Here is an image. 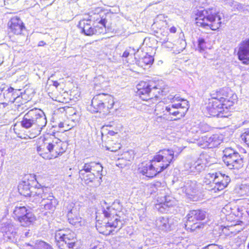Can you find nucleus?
<instances>
[{
    "mask_svg": "<svg viewBox=\"0 0 249 249\" xmlns=\"http://www.w3.org/2000/svg\"><path fill=\"white\" fill-rule=\"evenodd\" d=\"M235 192L240 196H245L249 195V185L241 184L237 186L235 189Z\"/></svg>",
    "mask_w": 249,
    "mask_h": 249,
    "instance_id": "obj_31",
    "label": "nucleus"
},
{
    "mask_svg": "<svg viewBox=\"0 0 249 249\" xmlns=\"http://www.w3.org/2000/svg\"><path fill=\"white\" fill-rule=\"evenodd\" d=\"M199 125L200 126V134L207 132L209 130V127L206 124L199 123Z\"/></svg>",
    "mask_w": 249,
    "mask_h": 249,
    "instance_id": "obj_41",
    "label": "nucleus"
},
{
    "mask_svg": "<svg viewBox=\"0 0 249 249\" xmlns=\"http://www.w3.org/2000/svg\"><path fill=\"white\" fill-rule=\"evenodd\" d=\"M198 43V50L200 52H202L205 51L206 48V43L205 39L203 38L199 37L197 40Z\"/></svg>",
    "mask_w": 249,
    "mask_h": 249,
    "instance_id": "obj_38",
    "label": "nucleus"
},
{
    "mask_svg": "<svg viewBox=\"0 0 249 249\" xmlns=\"http://www.w3.org/2000/svg\"><path fill=\"white\" fill-rule=\"evenodd\" d=\"M223 154L224 156L223 157V160L224 159H226V158H228L229 157H231L233 155H235V154L239 153L235 151L234 149L230 147H227L223 150Z\"/></svg>",
    "mask_w": 249,
    "mask_h": 249,
    "instance_id": "obj_36",
    "label": "nucleus"
},
{
    "mask_svg": "<svg viewBox=\"0 0 249 249\" xmlns=\"http://www.w3.org/2000/svg\"><path fill=\"white\" fill-rule=\"evenodd\" d=\"M66 147L67 145L64 142L58 138H55L53 135H52L50 153H52L53 155L51 156V157L53 156L56 158L61 155L65 152Z\"/></svg>",
    "mask_w": 249,
    "mask_h": 249,
    "instance_id": "obj_16",
    "label": "nucleus"
},
{
    "mask_svg": "<svg viewBox=\"0 0 249 249\" xmlns=\"http://www.w3.org/2000/svg\"><path fill=\"white\" fill-rule=\"evenodd\" d=\"M168 41V38L167 37V36H165L163 38H161L160 39V42L162 45L167 43Z\"/></svg>",
    "mask_w": 249,
    "mask_h": 249,
    "instance_id": "obj_45",
    "label": "nucleus"
},
{
    "mask_svg": "<svg viewBox=\"0 0 249 249\" xmlns=\"http://www.w3.org/2000/svg\"><path fill=\"white\" fill-rule=\"evenodd\" d=\"M177 151L173 149H163L155 155L150 162L139 167V172L148 178H153L168 168L178 156L181 150Z\"/></svg>",
    "mask_w": 249,
    "mask_h": 249,
    "instance_id": "obj_1",
    "label": "nucleus"
},
{
    "mask_svg": "<svg viewBox=\"0 0 249 249\" xmlns=\"http://www.w3.org/2000/svg\"><path fill=\"white\" fill-rule=\"evenodd\" d=\"M208 249H223L217 245L211 244V245H209L208 246Z\"/></svg>",
    "mask_w": 249,
    "mask_h": 249,
    "instance_id": "obj_43",
    "label": "nucleus"
},
{
    "mask_svg": "<svg viewBox=\"0 0 249 249\" xmlns=\"http://www.w3.org/2000/svg\"><path fill=\"white\" fill-rule=\"evenodd\" d=\"M152 84L151 82L141 81L137 85V94L142 100H154L153 96L157 98L160 95L165 94V89H160Z\"/></svg>",
    "mask_w": 249,
    "mask_h": 249,
    "instance_id": "obj_11",
    "label": "nucleus"
},
{
    "mask_svg": "<svg viewBox=\"0 0 249 249\" xmlns=\"http://www.w3.org/2000/svg\"><path fill=\"white\" fill-rule=\"evenodd\" d=\"M129 55V52H128L127 50H126L123 53L122 57L126 58Z\"/></svg>",
    "mask_w": 249,
    "mask_h": 249,
    "instance_id": "obj_46",
    "label": "nucleus"
},
{
    "mask_svg": "<svg viewBox=\"0 0 249 249\" xmlns=\"http://www.w3.org/2000/svg\"><path fill=\"white\" fill-rule=\"evenodd\" d=\"M5 85H3V86H2V87H1L0 88V94H1L3 91H5Z\"/></svg>",
    "mask_w": 249,
    "mask_h": 249,
    "instance_id": "obj_48",
    "label": "nucleus"
},
{
    "mask_svg": "<svg viewBox=\"0 0 249 249\" xmlns=\"http://www.w3.org/2000/svg\"><path fill=\"white\" fill-rule=\"evenodd\" d=\"M1 231L3 236L12 242H17L18 235L14 225L11 223L5 224Z\"/></svg>",
    "mask_w": 249,
    "mask_h": 249,
    "instance_id": "obj_23",
    "label": "nucleus"
},
{
    "mask_svg": "<svg viewBox=\"0 0 249 249\" xmlns=\"http://www.w3.org/2000/svg\"><path fill=\"white\" fill-rule=\"evenodd\" d=\"M189 126L190 127L188 126L187 127V128L188 129L190 133L200 134V126L199 125V123H192Z\"/></svg>",
    "mask_w": 249,
    "mask_h": 249,
    "instance_id": "obj_35",
    "label": "nucleus"
},
{
    "mask_svg": "<svg viewBox=\"0 0 249 249\" xmlns=\"http://www.w3.org/2000/svg\"><path fill=\"white\" fill-rule=\"evenodd\" d=\"M91 23V21L89 19H84L79 22L78 26L85 35L91 36L96 33V30L92 27Z\"/></svg>",
    "mask_w": 249,
    "mask_h": 249,
    "instance_id": "obj_24",
    "label": "nucleus"
},
{
    "mask_svg": "<svg viewBox=\"0 0 249 249\" xmlns=\"http://www.w3.org/2000/svg\"><path fill=\"white\" fill-rule=\"evenodd\" d=\"M104 94H100L95 96L91 100V106L93 108L92 111L94 112H101L102 111L106 112L104 110L105 107L104 105Z\"/></svg>",
    "mask_w": 249,
    "mask_h": 249,
    "instance_id": "obj_25",
    "label": "nucleus"
},
{
    "mask_svg": "<svg viewBox=\"0 0 249 249\" xmlns=\"http://www.w3.org/2000/svg\"><path fill=\"white\" fill-rule=\"evenodd\" d=\"M154 61V58L152 56L146 54L145 56L140 58L138 61V64L142 67H143L148 65H151Z\"/></svg>",
    "mask_w": 249,
    "mask_h": 249,
    "instance_id": "obj_33",
    "label": "nucleus"
},
{
    "mask_svg": "<svg viewBox=\"0 0 249 249\" xmlns=\"http://www.w3.org/2000/svg\"><path fill=\"white\" fill-rule=\"evenodd\" d=\"M167 104L163 102H160L155 106V113L156 115L159 116L160 118H163L166 120Z\"/></svg>",
    "mask_w": 249,
    "mask_h": 249,
    "instance_id": "obj_28",
    "label": "nucleus"
},
{
    "mask_svg": "<svg viewBox=\"0 0 249 249\" xmlns=\"http://www.w3.org/2000/svg\"><path fill=\"white\" fill-rule=\"evenodd\" d=\"M169 30L171 33H175L177 31V29L175 27L173 26L170 28Z\"/></svg>",
    "mask_w": 249,
    "mask_h": 249,
    "instance_id": "obj_47",
    "label": "nucleus"
},
{
    "mask_svg": "<svg viewBox=\"0 0 249 249\" xmlns=\"http://www.w3.org/2000/svg\"><path fill=\"white\" fill-rule=\"evenodd\" d=\"M74 204L72 203H71L70 204L69 207H68V212H71L72 213V217L74 218L76 214L78 213L77 210L76 208L74 207Z\"/></svg>",
    "mask_w": 249,
    "mask_h": 249,
    "instance_id": "obj_40",
    "label": "nucleus"
},
{
    "mask_svg": "<svg viewBox=\"0 0 249 249\" xmlns=\"http://www.w3.org/2000/svg\"><path fill=\"white\" fill-rule=\"evenodd\" d=\"M247 213H248V215H249V204L248 205V207H247Z\"/></svg>",
    "mask_w": 249,
    "mask_h": 249,
    "instance_id": "obj_50",
    "label": "nucleus"
},
{
    "mask_svg": "<svg viewBox=\"0 0 249 249\" xmlns=\"http://www.w3.org/2000/svg\"><path fill=\"white\" fill-rule=\"evenodd\" d=\"M56 84H57V82H54V85H55V86H56Z\"/></svg>",
    "mask_w": 249,
    "mask_h": 249,
    "instance_id": "obj_52",
    "label": "nucleus"
},
{
    "mask_svg": "<svg viewBox=\"0 0 249 249\" xmlns=\"http://www.w3.org/2000/svg\"><path fill=\"white\" fill-rule=\"evenodd\" d=\"M195 140L196 141L197 144L203 148H208V146H204L207 143V136H202L201 138H195Z\"/></svg>",
    "mask_w": 249,
    "mask_h": 249,
    "instance_id": "obj_37",
    "label": "nucleus"
},
{
    "mask_svg": "<svg viewBox=\"0 0 249 249\" xmlns=\"http://www.w3.org/2000/svg\"><path fill=\"white\" fill-rule=\"evenodd\" d=\"M46 44V43L44 42L43 41H40L38 42V46H43Z\"/></svg>",
    "mask_w": 249,
    "mask_h": 249,
    "instance_id": "obj_49",
    "label": "nucleus"
},
{
    "mask_svg": "<svg viewBox=\"0 0 249 249\" xmlns=\"http://www.w3.org/2000/svg\"><path fill=\"white\" fill-rule=\"evenodd\" d=\"M197 26L206 29L216 30L220 27L221 18L219 15L213 13L212 10H204L198 12L196 18Z\"/></svg>",
    "mask_w": 249,
    "mask_h": 249,
    "instance_id": "obj_8",
    "label": "nucleus"
},
{
    "mask_svg": "<svg viewBox=\"0 0 249 249\" xmlns=\"http://www.w3.org/2000/svg\"><path fill=\"white\" fill-rule=\"evenodd\" d=\"M229 176L220 173H210L206 175L203 182L206 185V189L212 193H217L223 190L230 182Z\"/></svg>",
    "mask_w": 249,
    "mask_h": 249,
    "instance_id": "obj_7",
    "label": "nucleus"
},
{
    "mask_svg": "<svg viewBox=\"0 0 249 249\" xmlns=\"http://www.w3.org/2000/svg\"><path fill=\"white\" fill-rule=\"evenodd\" d=\"M79 177L87 184L93 183L97 187L102 181V177L103 167L99 162H89L78 164Z\"/></svg>",
    "mask_w": 249,
    "mask_h": 249,
    "instance_id": "obj_4",
    "label": "nucleus"
},
{
    "mask_svg": "<svg viewBox=\"0 0 249 249\" xmlns=\"http://www.w3.org/2000/svg\"><path fill=\"white\" fill-rule=\"evenodd\" d=\"M29 233V232L28 231H26V232L25 233V234H24L25 236V237H28V236H29V235H28Z\"/></svg>",
    "mask_w": 249,
    "mask_h": 249,
    "instance_id": "obj_51",
    "label": "nucleus"
},
{
    "mask_svg": "<svg viewBox=\"0 0 249 249\" xmlns=\"http://www.w3.org/2000/svg\"><path fill=\"white\" fill-rule=\"evenodd\" d=\"M39 188H36L33 186H30L28 181H23L18 186V191L19 193L25 196H29L30 201L33 202L32 197L37 195L36 192Z\"/></svg>",
    "mask_w": 249,
    "mask_h": 249,
    "instance_id": "obj_18",
    "label": "nucleus"
},
{
    "mask_svg": "<svg viewBox=\"0 0 249 249\" xmlns=\"http://www.w3.org/2000/svg\"><path fill=\"white\" fill-rule=\"evenodd\" d=\"M203 249H208V246L206 247H205Z\"/></svg>",
    "mask_w": 249,
    "mask_h": 249,
    "instance_id": "obj_53",
    "label": "nucleus"
},
{
    "mask_svg": "<svg viewBox=\"0 0 249 249\" xmlns=\"http://www.w3.org/2000/svg\"><path fill=\"white\" fill-rule=\"evenodd\" d=\"M67 216L69 223L71 225L77 226L82 225V218L76 214L74 217H72V213L71 212H68Z\"/></svg>",
    "mask_w": 249,
    "mask_h": 249,
    "instance_id": "obj_32",
    "label": "nucleus"
},
{
    "mask_svg": "<svg viewBox=\"0 0 249 249\" xmlns=\"http://www.w3.org/2000/svg\"><path fill=\"white\" fill-rule=\"evenodd\" d=\"M205 167V165L204 163L202 162L201 160H198L190 166L189 171L193 174H196L203 170Z\"/></svg>",
    "mask_w": 249,
    "mask_h": 249,
    "instance_id": "obj_29",
    "label": "nucleus"
},
{
    "mask_svg": "<svg viewBox=\"0 0 249 249\" xmlns=\"http://www.w3.org/2000/svg\"><path fill=\"white\" fill-rule=\"evenodd\" d=\"M104 203L106 206L103 207V213L105 217L108 219L106 223V227L121 228L122 222L120 216L117 214V213L120 212L122 208L120 200L116 199L110 206H107L106 202Z\"/></svg>",
    "mask_w": 249,
    "mask_h": 249,
    "instance_id": "obj_9",
    "label": "nucleus"
},
{
    "mask_svg": "<svg viewBox=\"0 0 249 249\" xmlns=\"http://www.w3.org/2000/svg\"><path fill=\"white\" fill-rule=\"evenodd\" d=\"M236 95H232L228 98L227 92L222 89L211 94V98L209 100L206 107L209 114L213 116L227 117L229 115V109L236 101Z\"/></svg>",
    "mask_w": 249,
    "mask_h": 249,
    "instance_id": "obj_2",
    "label": "nucleus"
},
{
    "mask_svg": "<svg viewBox=\"0 0 249 249\" xmlns=\"http://www.w3.org/2000/svg\"><path fill=\"white\" fill-rule=\"evenodd\" d=\"M197 184L194 181L188 180L183 187V191L193 201H196L200 192L198 189Z\"/></svg>",
    "mask_w": 249,
    "mask_h": 249,
    "instance_id": "obj_17",
    "label": "nucleus"
},
{
    "mask_svg": "<svg viewBox=\"0 0 249 249\" xmlns=\"http://www.w3.org/2000/svg\"><path fill=\"white\" fill-rule=\"evenodd\" d=\"M89 249H104V248L101 245L98 244L97 245H90V248Z\"/></svg>",
    "mask_w": 249,
    "mask_h": 249,
    "instance_id": "obj_44",
    "label": "nucleus"
},
{
    "mask_svg": "<svg viewBox=\"0 0 249 249\" xmlns=\"http://www.w3.org/2000/svg\"><path fill=\"white\" fill-rule=\"evenodd\" d=\"M155 225L156 227L162 231H167L170 228L169 220L166 217H159L156 221Z\"/></svg>",
    "mask_w": 249,
    "mask_h": 249,
    "instance_id": "obj_27",
    "label": "nucleus"
},
{
    "mask_svg": "<svg viewBox=\"0 0 249 249\" xmlns=\"http://www.w3.org/2000/svg\"><path fill=\"white\" fill-rule=\"evenodd\" d=\"M16 99V98L15 97H14V100H15Z\"/></svg>",
    "mask_w": 249,
    "mask_h": 249,
    "instance_id": "obj_55",
    "label": "nucleus"
},
{
    "mask_svg": "<svg viewBox=\"0 0 249 249\" xmlns=\"http://www.w3.org/2000/svg\"><path fill=\"white\" fill-rule=\"evenodd\" d=\"M25 245L29 247L27 249H53L49 244L43 241H37L35 247L29 243H25Z\"/></svg>",
    "mask_w": 249,
    "mask_h": 249,
    "instance_id": "obj_30",
    "label": "nucleus"
},
{
    "mask_svg": "<svg viewBox=\"0 0 249 249\" xmlns=\"http://www.w3.org/2000/svg\"><path fill=\"white\" fill-rule=\"evenodd\" d=\"M111 15V13L97 7L89 13V17L90 21H96L105 27L108 18L110 17Z\"/></svg>",
    "mask_w": 249,
    "mask_h": 249,
    "instance_id": "obj_15",
    "label": "nucleus"
},
{
    "mask_svg": "<svg viewBox=\"0 0 249 249\" xmlns=\"http://www.w3.org/2000/svg\"><path fill=\"white\" fill-rule=\"evenodd\" d=\"M238 58L245 64L249 62V39L242 41L238 45Z\"/></svg>",
    "mask_w": 249,
    "mask_h": 249,
    "instance_id": "obj_19",
    "label": "nucleus"
},
{
    "mask_svg": "<svg viewBox=\"0 0 249 249\" xmlns=\"http://www.w3.org/2000/svg\"><path fill=\"white\" fill-rule=\"evenodd\" d=\"M205 217L206 212L203 210L190 211L186 217L185 228L190 231H195L197 229L201 228L204 225L198 221L204 219Z\"/></svg>",
    "mask_w": 249,
    "mask_h": 249,
    "instance_id": "obj_13",
    "label": "nucleus"
},
{
    "mask_svg": "<svg viewBox=\"0 0 249 249\" xmlns=\"http://www.w3.org/2000/svg\"><path fill=\"white\" fill-rule=\"evenodd\" d=\"M37 194L32 197L33 202L39 204V208L42 212L45 210L53 212L58 204V201L53 196L49 188L43 187L37 190Z\"/></svg>",
    "mask_w": 249,
    "mask_h": 249,
    "instance_id": "obj_5",
    "label": "nucleus"
},
{
    "mask_svg": "<svg viewBox=\"0 0 249 249\" xmlns=\"http://www.w3.org/2000/svg\"><path fill=\"white\" fill-rule=\"evenodd\" d=\"M13 214L14 218L24 227L31 225L36 220L34 214L26 207L21 205L15 207Z\"/></svg>",
    "mask_w": 249,
    "mask_h": 249,
    "instance_id": "obj_12",
    "label": "nucleus"
},
{
    "mask_svg": "<svg viewBox=\"0 0 249 249\" xmlns=\"http://www.w3.org/2000/svg\"><path fill=\"white\" fill-rule=\"evenodd\" d=\"M160 201V204L156 205V208L159 209L161 213H167L168 209L173 207L177 204L176 200L171 196H164Z\"/></svg>",
    "mask_w": 249,
    "mask_h": 249,
    "instance_id": "obj_21",
    "label": "nucleus"
},
{
    "mask_svg": "<svg viewBox=\"0 0 249 249\" xmlns=\"http://www.w3.org/2000/svg\"><path fill=\"white\" fill-rule=\"evenodd\" d=\"M246 144L249 147V129H247L241 136Z\"/></svg>",
    "mask_w": 249,
    "mask_h": 249,
    "instance_id": "obj_39",
    "label": "nucleus"
},
{
    "mask_svg": "<svg viewBox=\"0 0 249 249\" xmlns=\"http://www.w3.org/2000/svg\"><path fill=\"white\" fill-rule=\"evenodd\" d=\"M52 135L47 134L43 137H40L37 142V151L44 159H51L50 153L51 147Z\"/></svg>",
    "mask_w": 249,
    "mask_h": 249,
    "instance_id": "obj_14",
    "label": "nucleus"
},
{
    "mask_svg": "<svg viewBox=\"0 0 249 249\" xmlns=\"http://www.w3.org/2000/svg\"><path fill=\"white\" fill-rule=\"evenodd\" d=\"M5 91H7L9 94H11V95H15V93L17 92V90L12 87L8 88Z\"/></svg>",
    "mask_w": 249,
    "mask_h": 249,
    "instance_id": "obj_42",
    "label": "nucleus"
},
{
    "mask_svg": "<svg viewBox=\"0 0 249 249\" xmlns=\"http://www.w3.org/2000/svg\"><path fill=\"white\" fill-rule=\"evenodd\" d=\"M10 31L16 35H20L25 27L22 21L18 17L12 18L8 23Z\"/></svg>",
    "mask_w": 249,
    "mask_h": 249,
    "instance_id": "obj_22",
    "label": "nucleus"
},
{
    "mask_svg": "<svg viewBox=\"0 0 249 249\" xmlns=\"http://www.w3.org/2000/svg\"><path fill=\"white\" fill-rule=\"evenodd\" d=\"M223 161L230 169H239L243 165V159L239 154H235V155L226 158Z\"/></svg>",
    "mask_w": 249,
    "mask_h": 249,
    "instance_id": "obj_20",
    "label": "nucleus"
},
{
    "mask_svg": "<svg viewBox=\"0 0 249 249\" xmlns=\"http://www.w3.org/2000/svg\"><path fill=\"white\" fill-rule=\"evenodd\" d=\"M47 123V118L44 112L36 108L29 110L24 115L20 122L23 128L30 129V136L33 138L41 133Z\"/></svg>",
    "mask_w": 249,
    "mask_h": 249,
    "instance_id": "obj_3",
    "label": "nucleus"
},
{
    "mask_svg": "<svg viewBox=\"0 0 249 249\" xmlns=\"http://www.w3.org/2000/svg\"><path fill=\"white\" fill-rule=\"evenodd\" d=\"M62 124H59V127H62Z\"/></svg>",
    "mask_w": 249,
    "mask_h": 249,
    "instance_id": "obj_54",
    "label": "nucleus"
},
{
    "mask_svg": "<svg viewBox=\"0 0 249 249\" xmlns=\"http://www.w3.org/2000/svg\"><path fill=\"white\" fill-rule=\"evenodd\" d=\"M207 143L204 146H208L209 148L215 147L219 145L222 141V137L217 134L212 135L211 136L207 135Z\"/></svg>",
    "mask_w": 249,
    "mask_h": 249,
    "instance_id": "obj_26",
    "label": "nucleus"
},
{
    "mask_svg": "<svg viewBox=\"0 0 249 249\" xmlns=\"http://www.w3.org/2000/svg\"><path fill=\"white\" fill-rule=\"evenodd\" d=\"M169 99L171 103L167 105L166 120H176L184 117L189 107L188 101L177 95H170Z\"/></svg>",
    "mask_w": 249,
    "mask_h": 249,
    "instance_id": "obj_6",
    "label": "nucleus"
},
{
    "mask_svg": "<svg viewBox=\"0 0 249 249\" xmlns=\"http://www.w3.org/2000/svg\"><path fill=\"white\" fill-rule=\"evenodd\" d=\"M54 238L59 249H73L77 241L75 233L69 229L56 231Z\"/></svg>",
    "mask_w": 249,
    "mask_h": 249,
    "instance_id": "obj_10",
    "label": "nucleus"
},
{
    "mask_svg": "<svg viewBox=\"0 0 249 249\" xmlns=\"http://www.w3.org/2000/svg\"><path fill=\"white\" fill-rule=\"evenodd\" d=\"M104 105L105 107L104 110L108 111L109 109L112 108L114 105V100L113 97L110 95L104 94Z\"/></svg>",
    "mask_w": 249,
    "mask_h": 249,
    "instance_id": "obj_34",
    "label": "nucleus"
}]
</instances>
